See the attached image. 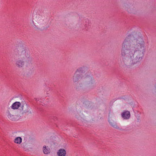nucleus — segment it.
Listing matches in <instances>:
<instances>
[{
	"label": "nucleus",
	"mask_w": 156,
	"mask_h": 156,
	"mask_svg": "<svg viewBox=\"0 0 156 156\" xmlns=\"http://www.w3.org/2000/svg\"><path fill=\"white\" fill-rule=\"evenodd\" d=\"M15 52L14 57L16 58L15 65L17 67L22 68L25 65L27 67L32 65V58L29 53L25 50L23 46H18L15 49Z\"/></svg>",
	"instance_id": "nucleus-3"
},
{
	"label": "nucleus",
	"mask_w": 156,
	"mask_h": 156,
	"mask_svg": "<svg viewBox=\"0 0 156 156\" xmlns=\"http://www.w3.org/2000/svg\"><path fill=\"white\" fill-rule=\"evenodd\" d=\"M21 106V103L17 101L13 103L11 106V108L13 109H17L20 106Z\"/></svg>",
	"instance_id": "nucleus-11"
},
{
	"label": "nucleus",
	"mask_w": 156,
	"mask_h": 156,
	"mask_svg": "<svg viewBox=\"0 0 156 156\" xmlns=\"http://www.w3.org/2000/svg\"><path fill=\"white\" fill-rule=\"evenodd\" d=\"M154 91L156 93V84L155 85V87L154 88Z\"/></svg>",
	"instance_id": "nucleus-15"
},
{
	"label": "nucleus",
	"mask_w": 156,
	"mask_h": 156,
	"mask_svg": "<svg viewBox=\"0 0 156 156\" xmlns=\"http://www.w3.org/2000/svg\"><path fill=\"white\" fill-rule=\"evenodd\" d=\"M23 140L25 141V142H26L27 141V137L26 136L24 138Z\"/></svg>",
	"instance_id": "nucleus-16"
},
{
	"label": "nucleus",
	"mask_w": 156,
	"mask_h": 156,
	"mask_svg": "<svg viewBox=\"0 0 156 156\" xmlns=\"http://www.w3.org/2000/svg\"><path fill=\"white\" fill-rule=\"evenodd\" d=\"M130 38V36H128L122 43L120 66L129 67L138 64L144 56L145 43L143 38L136 36L131 40Z\"/></svg>",
	"instance_id": "nucleus-1"
},
{
	"label": "nucleus",
	"mask_w": 156,
	"mask_h": 156,
	"mask_svg": "<svg viewBox=\"0 0 156 156\" xmlns=\"http://www.w3.org/2000/svg\"><path fill=\"white\" fill-rule=\"evenodd\" d=\"M21 108L22 109L21 112L22 114L27 113V115H29L32 114V109L25 101L21 102Z\"/></svg>",
	"instance_id": "nucleus-5"
},
{
	"label": "nucleus",
	"mask_w": 156,
	"mask_h": 156,
	"mask_svg": "<svg viewBox=\"0 0 156 156\" xmlns=\"http://www.w3.org/2000/svg\"><path fill=\"white\" fill-rule=\"evenodd\" d=\"M76 115V117H77V118L78 119H80V118L78 116V115Z\"/></svg>",
	"instance_id": "nucleus-17"
},
{
	"label": "nucleus",
	"mask_w": 156,
	"mask_h": 156,
	"mask_svg": "<svg viewBox=\"0 0 156 156\" xmlns=\"http://www.w3.org/2000/svg\"><path fill=\"white\" fill-rule=\"evenodd\" d=\"M121 115L122 118L125 119H129L130 117V112L128 111H126L123 112L122 113Z\"/></svg>",
	"instance_id": "nucleus-8"
},
{
	"label": "nucleus",
	"mask_w": 156,
	"mask_h": 156,
	"mask_svg": "<svg viewBox=\"0 0 156 156\" xmlns=\"http://www.w3.org/2000/svg\"><path fill=\"white\" fill-rule=\"evenodd\" d=\"M57 154L58 156H66V151L64 149H60L57 151Z\"/></svg>",
	"instance_id": "nucleus-10"
},
{
	"label": "nucleus",
	"mask_w": 156,
	"mask_h": 156,
	"mask_svg": "<svg viewBox=\"0 0 156 156\" xmlns=\"http://www.w3.org/2000/svg\"><path fill=\"white\" fill-rule=\"evenodd\" d=\"M77 114H78V115H79L80 116H81V118H82L83 117L84 115L80 112H79V113H78Z\"/></svg>",
	"instance_id": "nucleus-14"
},
{
	"label": "nucleus",
	"mask_w": 156,
	"mask_h": 156,
	"mask_svg": "<svg viewBox=\"0 0 156 156\" xmlns=\"http://www.w3.org/2000/svg\"><path fill=\"white\" fill-rule=\"evenodd\" d=\"M73 80L74 83L78 82L77 87L87 86L89 88L92 89L96 86L95 79L85 67H80L76 70Z\"/></svg>",
	"instance_id": "nucleus-2"
},
{
	"label": "nucleus",
	"mask_w": 156,
	"mask_h": 156,
	"mask_svg": "<svg viewBox=\"0 0 156 156\" xmlns=\"http://www.w3.org/2000/svg\"><path fill=\"white\" fill-rule=\"evenodd\" d=\"M45 23L43 17L41 15H37L33 18L32 21L30 22L32 27L36 29H41Z\"/></svg>",
	"instance_id": "nucleus-4"
},
{
	"label": "nucleus",
	"mask_w": 156,
	"mask_h": 156,
	"mask_svg": "<svg viewBox=\"0 0 156 156\" xmlns=\"http://www.w3.org/2000/svg\"><path fill=\"white\" fill-rule=\"evenodd\" d=\"M7 117L9 119L13 121L17 120L20 117L19 116L14 115L11 111H9Z\"/></svg>",
	"instance_id": "nucleus-7"
},
{
	"label": "nucleus",
	"mask_w": 156,
	"mask_h": 156,
	"mask_svg": "<svg viewBox=\"0 0 156 156\" xmlns=\"http://www.w3.org/2000/svg\"><path fill=\"white\" fill-rule=\"evenodd\" d=\"M127 11L129 13H135L136 11V8L133 5L127 6L126 7Z\"/></svg>",
	"instance_id": "nucleus-9"
},
{
	"label": "nucleus",
	"mask_w": 156,
	"mask_h": 156,
	"mask_svg": "<svg viewBox=\"0 0 156 156\" xmlns=\"http://www.w3.org/2000/svg\"><path fill=\"white\" fill-rule=\"evenodd\" d=\"M115 115L112 112H110L109 113L108 121L111 125L113 127L118 129L119 127L117 125L116 123L115 122L113 119H114Z\"/></svg>",
	"instance_id": "nucleus-6"
},
{
	"label": "nucleus",
	"mask_w": 156,
	"mask_h": 156,
	"mask_svg": "<svg viewBox=\"0 0 156 156\" xmlns=\"http://www.w3.org/2000/svg\"><path fill=\"white\" fill-rule=\"evenodd\" d=\"M43 150V153L45 154H48L50 152V149L48 146H44Z\"/></svg>",
	"instance_id": "nucleus-13"
},
{
	"label": "nucleus",
	"mask_w": 156,
	"mask_h": 156,
	"mask_svg": "<svg viewBox=\"0 0 156 156\" xmlns=\"http://www.w3.org/2000/svg\"><path fill=\"white\" fill-rule=\"evenodd\" d=\"M13 141L15 144H20L22 142V139L20 136H17L14 139Z\"/></svg>",
	"instance_id": "nucleus-12"
}]
</instances>
